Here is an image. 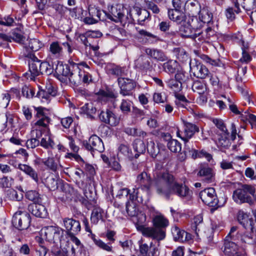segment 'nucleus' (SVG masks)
<instances>
[{
	"label": "nucleus",
	"mask_w": 256,
	"mask_h": 256,
	"mask_svg": "<svg viewBox=\"0 0 256 256\" xmlns=\"http://www.w3.org/2000/svg\"><path fill=\"white\" fill-rule=\"evenodd\" d=\"M80 65L88 68V66L84 62L74 64L72 66V72L68 78L70 82L74 86H78L82 84V80L81 79L83 71L80 68Z\"/></svg>",
	"instance_id": "nucleus-13"
},
{
	"label": "nucleus",
	"mask_w": 256,
	"mask_h": 256,
	"mask_svg": "<svg viewBox=\"0 0 256 256\" xmlns=\"http://www.w3.org/2000/svg\"><path fill=\"white\" fill-rule=\"evenodd\" d=\"M18 168L23 172L26 175L28 176L38 184L39 178L37 172L32 166L26 164H19Z\"/></svg>",
	"instance_id": "nucleus-29"
},
{
	"label": "nucleus",
	"mask_w": 256,
	"mask_h": 256,
	"mask_svg": "<svg viewBox=\"0 0 256 256\" xmlns=\"http://www.w3.org/2000/svg\"><path fill=\"white\" fill-rule=\"evenodd\" d=\"M106 16L110 20L116 22H120L125 26L126 24H133L134 20L132 18L130 10H128L122 4H118L108 7V12Z\"/></svg>",
	"instance_id": "nucleus-3"
},
{
	"label": "nucleus",
	"mask_w": 256,
	"mask_h": 256,
	"mask_svg": "<svg viewBox=\"0 0 256 256\" xmlns=\"http://www.w3.org/2000/svg\"><path fill=\"white\" fill-rule=\"evenodd\" d=\"M200 197L206 204L211 206H218V200L215 190L213 188H209L201 191Z\"/></svg>",
	"instance_id": "nucleus-7"
},
{
	"label": "nucleus",
	"mask_w": 256,
	"mask_h": 256,
	"mask_svg": "<svg viewBox=\"0 0 256 256\" xmlns=\"http://www.w3.org/2000/svg\"><path fill=\"white\" fill-rule=\"evenodd\" d=\"M166 84L168 88L175 92H180L182 90V85L181 84L174 78H170L166 80Z\"/></svg>",
	"instance_id": "nucleus-43"
},
{
	"label": "nucleus",
	"mask_w": 256,
	"mask_h": 256,
	"mask_svg": "<svg viewBox=\"0 0 256 256\" xmlns=\"http://www.w3.org/2000/svg\"><path fill=\"white\" fill-rule=\"evenodd\" d=\"M229 132H228V134L225 133H222L218 139V146L228 148L230 146V142L228 138Z\"/></svg>",
	"instance_id": "nucleus-54"
},
{
	"label": "nucleus",
	"mask_w": 256,
	"mask_h": 256,
	"mask_svg": "<svg viewBox=\"0 0 256 256\" xmlns=\"http://www.w3.org/2000/svg\"><path fill=\"white\" fill-rule=\"evenodd\" d=\"M134 150L136 152L134 155L135 158H138L140 154H143L146 151V145L143 140L140 139H136L133 142Z\"/></svg>",
	"instance_id": "nucleus-38"
},
{
	"label": "nucleus",
	"mask_w": 256,
	"mask_h": 256,
	"mask_svg": "<svg viewBox=\"0 0 256 256\" xmlns=\"http://www.w3.org/2000/svg\"><path fill=\"white\" fill-rule=\"evenodd\" d=\"M106 12L104 10H100L94 8H89V15L95 20H104V17L106 16Z\"/></svg>",
	"instance_id": "nucleus-39"
},
{
	"label": "nucleus",
	"mask_w": 256,
	"mask_h": 256,
	"mask_svg": "<svg viewBox=\"0 0 256 256\" xmlns=\"http://www.w3.org/2000/svg\"><path fill=\"white\" fill-rule=\"evenodd\" d=\"M42 163L44 164L48 170L56 172L61 166L58 164V160L54 157H48L46 159H42Z\"/></svg>",
	"instance_id": "nucleus-32"
},
{
	"label": "nucleus",
	"mask_w": 256,
	"mask_h": 256,
	"mask_svg": "<svg viewBox=\"0 0 256 256\" xmlns=\"http://www.w3.org/2000/svg\"><path fill=\"white\" fill-rule=\"evenodd\" d=\"M186 146V152H188V157L192 159L198 158L199 151L194 148L190 142H184Z\"/></svg>",
	"instance_id": "nucleus-50"
},
{
	"label": "nucleus",
	"mask_w": 256,
	"mask_h": 256,
	"mask_svg": "<svg viewBox=\"0 0 256 256\" xmlns=\"http://www.w3.org/2000/svg\"><path fill=\"white\" fill-rule=\"evenodd\" d=\"M42 46V44L38 40L33 38L29 40L28 46L34 52L38 50Z\"/></svg>",
	"instance_id": "nucleus-59"
},
{
	"label": "nucleus",
	"mask_w": 256,
	"mask_h": 256,
	"mask_svg": "<svg viewBox=\"0 0 256 256\" xmlns=\"http://www.w3.org/2000/svg\"><path fill=\"white\" fill-rule=\"evenodd\" d=\"M45 185L50 190H55L58 188V180L52 176H50L45 180Z\"/></svg>",
	"instance_id": "nucleus-51"
},
{
	"label": "nucleus",
	"mask_w": 256,
	"mask_h": 256,
	"mask_svg": "<svg viewBox=\"0 0 256 256\" xmlns=\"http://www.w3.org/2000/svg\"><path fill=\"white\" fill-rule=\"evenodd\" d=\"M63 223L70 236H74L80 231L81 226L78 220L66 218L63 219Z\"/></svg>",
	"instance_id": "nucleus-18"
},
{
	"label": "nucleus",
	"mask_w": 256,
	"mask_h": 256,
	"mask_svg": "<svg viewBox=\"0 0 256 256\" xmlns=\"http://www.w3.org/2000/svg\"><path fill=\"white\" fill-rule=\"evenodd\" d=\"M62 48L58 42H54L50 44V52L56 57H58L62 54Z\"/></svg>",
	"instance_id": "nucleus-52"
},
{
	"label": "nucleus",
	"mask_w": 256,
	"mask_h": 256,
	"mask_svg": "<svg viewBox=\"0 0 256 256\" xmlns=\"http://www.w3.org/2000/svg\"><path fill=\"white\" fill-rule=\"evenodd\" d=\"M134 65L136 68L146 72L151 71L152 69V65L150 60L143 56H140L134 61Z\"/></svg>",
	"instance_id": "nucleus-28"
},
{
	"label": "nucleus",
	"mask_w": 256,
	"mask_h": 256,
	"mask_svg": "<svg viewBox=\"0 0 256 256\" xmlns=\"http://www.w3.org/2000/svg\"><path fill=\"white\" fill-rule=\"evenodd\" d=\"M198 175L202 177V180L207 183L211 182L214 179L212 170L208 166H202L200 168Z\"/></svg>",
	"instance_id": "nucleus-31"
},
{
	"label": "nucleus",
	"mask_w": 256,
	"mask_h": 256,
	"mask_svg": "<svg viewBox=\"0 0 256 256\" xmlns=\"http://www.w3.org/2000/svg\"><path fill=\"white\" fill-rule=\"evenodd\" d=\"M26 197L30 200L33 202L34 204L38 203L40 202V194L36 190L28 191L26 194Z\"/></svg>",
	"instance_id": "nucleus-61"
},
{
	"label": "nucleus",
	"mask_w": 256,
	"mask_h": 256,
	"mask_svg": "<svg viewBox=\"0 0 256 256\" xmlns=\"http://www.w3.org/2000/svg\"><path fill=\"white\" fill-rule=\"evenodd\" d=\"M26 52H24V56L30 59L29 62V70L33 78L40 74V60L32 52L27 51L28 48L25 47Z\"/></svg>",
	"instance_id": "nucleus-10"
},
{
	"label": "nucleus",
	"mask_w": 256,
	"mask_h": 256,
	"mask_svg": "<svg viewBox=\"0 0 256 256\" xmlns=\"http://www.w3.org/2000/svg\"><path fill=\"white\" fill-rule=\"evenodd\" d=\"M129 195V199L132 201H137L139 203L143 202V196L138 191V189L133 188L131 192L127 188L120 189L117 192L116 197L118 198H122L127 197Z\"/></svg>",
	"instance_id": "nucleus-15"
},
{
	"label": "nucleus",
	"mask_w": 256,
	"mask_h": 256,
	"mask_svg": "<svg viewBox=\"0 0 256 256\" xmlns=\"http://www.w3.org/2000/svg\"><path fill=\"white\" fill-rule=\"evenodd\" d=\"M184 136L180 134L179 131L177 132V136L181 138L184 142H189L188 140L196 132H199V128L196 124L191 122H184Z\"/></svg>",
	"instance_id": "nucleus-21"
},
{
	"label": "nucleus",
	"mask_w": 256,
	"mask_h": 256,
	"mask_svg": "<svg viewBox=\"0 0 256 256\" xmlns=\"http://www.w3.org/2000/svg\"><path fill=\"white\" fill-rule=\"evenodd\" d=\"M118 156L120 158L124 156L126 158L131 160L134 156L129 147L125 144H120L118 147Z\"/></svg>",
	"instance_id": "nucleus-40"
},
{
	"label": "nucleus",
	"mask_w": 256,
	"mask_h": 256,
	"mask_svg": "<svg viewBox=\"0 0 256 256\" xmlns=\"http://www.w3.org/2000/svg\"><path fill=\"white\" fill-rule=\"evenodd\" d=\"M238 240L234 241L230 237L226 236L224 243V252L226 256H241L237 242Z\"/></svg>",
	"instance_id": "nucleus-16"
},
{
	"label": "nucleus",
	"mask_w": 256,
	"mask_h": 256,
	"mask_svg": "<svg viewBox=\"0 0 256 256\" xmlns=\"http://www.w3.org/2000/svg\"><path fill=\"white\" fill-rule=\"evenodd\" d=\"M168 16L170 20L180 24L186 20V14L182 10L170 9L168 10Z\"/></svg>",
	"instance_id": "nucleus-30"
},
{
	"label": "nucleus",
	"mask_w": 256,
	"mask_h": 256,
	"mask_svg": "<svg viewBox=\"0 0 256 256\" xmlns=\"http://www.w3.org/2000/svg\"><path fill=\"white\" fill-rule=\"evenodd\" d=\"M125 69V67L114 65L110 68V70L112 74L122 77L126 74Z\"/></svg>",
	"instance_id": "nucleus-60"
},
{
	"label": "nucleus",
	"mask_w": 256,
	"mask_h": 256,
	"mask_svg": "<svg viewBox=\"0 0 256 256\" xmlns=\"http://www.w3.org/2000/svg\"><path fill=\"white\" fill-rule=\"evenodd\" d=\"M202 216L200 214L195 216L193 219V222L191 225V229L197 236L198 235V232L200 230V226L202 224Z\"/></svg>",
	"instance_id": "nucleus-42"
},
{
	"label": "nucleus",
	"mask_w": 256,
	"mask_h": 256,
	"mask_svg": "<svg viewBox=\"0 0 256 256\" xmlns=\"http://www.w3.org/2000/svg\"><path fill=\"white\" fill-rule=\"evenodd\" d=\"M145 52L150 58L156 61L164 62L168 60L164 52L161 50L146 48L145 50Z\"/></svg>",
	"instance_id": "nucleus-27"
},
{
	"label": "nucleus",
	"mask_w": 256,
	"mask_h": 256,
	"mask_svg": "<svg viewBox=\"0 0 256 256\" xmlns=\"http://www.w3.org/2000/svg\"><path fill=\"white\" fill-rule=\"evenodd\" d=\"M192 39L198 44L206 42L208 40L204 31L199 32L198 30L194 31Z\"/></svg>",
	"instance_id": "nucleus-58"
},
{
	"label": "nucleus",
	"mask_w": 256,
	"mask_h": 256,
	"mask_svg": "<svg viewBox=\"0 0 256 256\" xmlns=\"http://www.w3.org/2000/svg\"><path fill=\"white\" fill-rule=\"evenodd\" d=\"M136 30L139 35L146 38L148 42L150 43H153L157 42L158 40L157 36L146 31L144 30L136 28Z\"/></svg>",
	"instance_id": "nucleus-41"
},
{
	"label": "nucleus",
	"mask_w": 256,
	"mask_h": 256,
	"mask_svg": "<svg viewBox=\"0 0 256 256\" xmlns=\"http://www.w3.org/2000/svg\"><path fill=\"white\" fill-rule=\"evenodd\" d=\"M154 227H146L142 224H137V230L146 237L152 238L160 242L166 238L165 228L168 226L169 222L162 214H158L152 218Z\"/></svg>",
	"instance_id": "nucleus-2"
},
{
	"label": "nucleus",
	"mask_w": 256,
	"mask_h": 256,
	"mask_svg": "<svg viewBox=\"0 0 256 256\" xmlns=\"http://www.w3.org/2000/svg\"><path fill=\"white\" fill-rule=\"evenodd\" d=\"M239 240L242 242L246 243L249 244H256V232L252 231L246 232L243 234H240Z\"/></svg>",
	"instance_id": "nucleus-34"
},
{
	"label": "nucleus",
	"mask_w": 256,
	"mask_h": 256,
	"mask_svg": "<svg viewBox=\"0 0 256 256\" xmlns=\"http://www.w3.org/2000/svg\"><path fill=\"white\" fill-rule=\"evenodd\" d=\"M22 92L23 96L28 98H32L34 94V90L30 86L25 85L23 86Z\"/></svg>",
	"instance_id": "nucleus-62"
},
{
	"label": "nucleus",
	"mask_w": 256,
	"mask_h": 256,
	"mask_svg": "<svg viewBox=\"0 0 256 256\" xmlns=\"http://www.w3.org/2000/svg\"><path fill=\"white\" fill-rule=\"evenodd\" d=\"M40 144L42 146L46 149H52L54 146V142L50 134H49L45 135L42 138Z\"/></svg>",
	"instance_id": "nucleus-46"
},
{
	"label": "nucleus",
	"mask_w": 256,
	"mask_h": 256,
	"mask_svg": "<svg viewBox=\"0 0 256 256\" xmlns=\"http://www.w3.org/2000/svg\"><path fill=\"white\" fill-rule=\"evenodd\" d=\"M174 54L178 59L184 60L188 58V55L184 50L182 48H176L173 50Z\"/></svg>",
	"instance_id": "nucleus-64"
},
{
	"label": "nucleus",
	"mask_w": 256,
	"mask_h": 256,
	"mask_svg": "<svg viewBox=\"0 0 256 256\" xmlns=\"http://www.w3.org/2000/svg\"><path fill=\"white\" fill-rule=\"evenodd\" d=\"M80 112L81 113L86 114L88 118L92 119L94 118L96 109L93 103L88 102L86 104L80 108Z\"/></svg>",
	"instance_id": "nucleus-35"
},
{
	"label": "nucleus",
	"mask_w": 256,
	"mask_h": 256,
	"mask_svg": "<svg viewBox=\"0 0 256 256\" xmlns=\"http://www.w3.org/2000/svg\"><path fill=\"white\" fill-rule=\"evenodd\" d=\"M168 148L173 152H179L181 150V144L176 140L172 139L167 143Z\"/></svg>",
	"instance_id": "nucleus-56"
},
{
	"label": "nucleus",
	"mask_w": 256,
	"mask_h": 256,
	"mask_svg": "<svg viewBox=\"0 0 256 256\" xmlns=\"http://www.w3.org/2000/svg\"><path fill=\"white\" fill-rule=\"evenodd\" d=\"M30 214L22 210L16 212L12 218L13 226L20 230H26L30 226Z\"/></svg>",
	"instance_id": "nucleus-5"
},
{
	"label": "nucleus",
	"mask_w": 256,
	"mask_h": 256,
	"mask_svg": "<svg viewBox=\"0 0 256 256\" xmlns=\"http://www.w3.org/2000/svg\"><path fill=\"white\" fill-rule=\"evenodd\" d=\"M164 70L168 74H174L176 72L178 63L176 60H168L163 64Z\"/></svg>",
	"instance_id": "nucleus-44"
},
{
	"label": "nucleus",
	"mask_w": 256,
	"mask_h": 256,
	"mask_svg": "<svg viewBox=\"0 0 256 256\" xmlns=\"http://www.w3.org/2000/svg\"><path fill=\"white\" fill-rule=\"evenodd\" d=\"M156 192L166 198L172 194L180 197H186L189 194V188L182 184H180L174 176L168 172H160L156 178Z\"/></svg>",
	"instance_id": "nucleus-1"
},
{
	"label": "nucleus",
	"mask_w": 256,
	"mask_h": 256,
	"mask_svg": "<svg viewBox=\"0 0 256 256\" xmlns=\"http://www.w3.org/2000/svg\"><path fill=\"white\" fill-rule=\"evenodd\" d=\"M188 8L192 14H198L201 10V6L196 0H190L188 2Z\"/></svg>",
	"instance_id": "nucleus-48"
},
{
	"label": "nucleus",
	"mask_w": 256,
	"mask_h": 256,
	"mask_svg": "<svg viewBox=\"0 0 256 256\" xmlns=\"http://www.w3.org/2000/svg\"><path fill=\"white\" fill-rule=\"evenodd\" d=\"M140 251L143 256H158L157 250L152 242H150V246L147 244H142L140 246Z\"/></svg>",
	"instance_id": "nucleus-33"
},
{
	"label": "nucleus",
	"mask_w": 256,
	"mask_h": 256,
	"mask_svg": "<svg viewBox=\"0 0 256 256\" xmlns=\"http://www.w3.org/2000/svg\"><path fill=\"white\" fill-rule=\"evenodd\" d=\"M36 114L35 116L37 120L35 122V126L46 128L50 123V118L44 112V108H36Z\"/></svg>",
	"instance_id": "nucleus-26"
},
{
	"label": "nucleus",
	"mask_w": 256,
	"mask_h": 256,
	"mask_svg": "<svg viewBox=\"0 0 256 256\" xmlns=\"http://www.w3.org/2000/svg\"><path fill=\"white\" fill-rule=\"evenodd\" d=\"M56 62L54 70L58 78H59L60 79L61 76L68 78L72 72V66L76 63L71 62H69V64H64L62 62L56 60Z\"/></svg>",
	"instance_id": "nucleus-20"
},
{
	"label": "nucleus",
	"mask_w": 256,
	"mask_h": 256,
	"mask_svg": "<svg viewBox=\"0 0 256 256\" xmlns=\"http://www.w3.org/2000/svg\"><path fill=\"white\" fill-rule=\"evenodd\" d=\"M104 210L100 207L94 208L92 212L90 221L92 224H96L100 220H103Z\"/></svg>",
	"instance_id": "nucleus-37"
},
{
	"label": "nucleus",
	"mask_w": 256,
	"mask_h": 256,
	"mask_svg": "<svg viewBox=\"0 0 256 256\" xmlns=\"http://www.w3.org/2000/svg\"><path fill=\"white\" fill-rule=\"evenodd\" d=\"M256 188L254 186L249 184H243L241 188L235 190L232 194L234 200L239 204L242 203H253L252 196H254Z\"/></svg>",
	"instance_id": "nucleus-4"
},
{
	"label": "nucleus",
	"mask_w": 256,
	"mask_h": 256,
	"mask_svg": "<svg viewBox=\"0 0 256 256\" xmlns=\"http://www.w3.org/2000/svg\"><path fill=\"white\" fill-rule=\"evenodd\" d=\"M8 197L11 200L20 201L23 198L22 193H18L17 191L14 189L8 191Z\"/></svg>",
	"instance_id": "nucleus-63"
},
{
	"label": "nucleus",
	"mask_w": 256,
	"mask_h": 256,
	"mask_svg": "<svg viewBox=\"0 0 256 256\" xmlns=\"http://www.w3.org/2000/svg\"><path fill=\"white\" fill-rule=\"evenodd\" d=\"M147 150L152 158L159 157L162 155L164 156L163 158H159L160 161L164 160L168 156V154L164 151L160 152L158 146L156 145L152 140H150L147 142Z\"/></svg>",
	"instance_id": "nucleus-25"
},
{
	"label": "nucleus",
	"mask_w": 256,
	"mask_h": 256,
	"mask_svg": "<svg viewBox=\"0 0 256 256\" xmlns=\"http://www.w3.org/2000/svg\"><path fill=\"white\" fill-rule=\"evenodd\" d=\"M199 19L202 22V24H209L212 20V16L210 14L207 10L203 9L199 13Z\"/></svg>",
	"instance_id": "nucleus-53"
},
{
	"label": "nucleus",
	"mask_w": 256,
	"mask_h": 256,
	"mask_svg": "<svg viewBox=\"0 0 256 256\" xmlns=\"http://www.w3.org/2000/svg\"><path fill=\"white\" fill-rule=\"evenodd\" d=\"M28 210L34 216L40 218H45L48 216L46 207L39 204H32L28 206Z\"/></svg>",
	"instance_id": "nucleus-24"
},
{
	"label": "nucleus",
	"mask_w": 256,
	"mask_h": 256,
	"mask_svg": "<svg viewBox=\"0 0 256 256\" xmlns=\"http://www.w3.org/2000/svg\"><path fill=\"white\" fill-rule=\"evenodd\" d=\"M192 88L194 92H196L200 95L198 100L200 104H204L206 102L208 92L207 86L205 83L200 80H195L192 84Z\"/></svg>",
	"instance_id": "nucleus-14"
},
{
	"label": "nucleus",
	"mask_w": 256,
	"mask_h": 256,
	"mask_svg": "<svg viewBox=\"0 0 256 256\" xmlns=\"http://www.w3.org/2000/svg\"><path fill=\"white\" fill-rule=\"evenodd\" d=\"M124 132L128 134L134 136H142L144 138L147 136V134L145 132L142 130L141 129L135 128H126Z\"/></svg>",
	"instance_id": "nucleus-49"
},
{
	"label": "nucleus",
	"mask_w": 256,
	"mask_h": 256,
	"mask_svg": "<svg viewBox=\"0 0 256 256\" xmlns=\"http://www.w3.org/2000/svg\"><path fill=\"white\" fill-rule=\"evenodd\" d=\"M44 230L46 239L50 242L55 243L62 236V231L60 228L50 226L45 228Z\"/></svg>",
	"instance_id": "nucleus-19"
},
{
	"label": "nucleus",
	"mask_w": 256,
	"mask_h": 256,
	"mask_svg": "<svg viewBox=\"0 0 256 256\" xmlns=\"http://www.w3.org/2000/svg\"><path fill=\"white\" fill-rule=\"evenodd\" d=\"M14 184V179L12 177L3 176L0 178V188H10Z\"/></svg>",
	"instance_id": "nucleus-55"
},
{
	"label": "nucleus",
	"mask_w": 256,
	"mask_h": 256,
	"mask_svg": "<svg viewBox=\"0 0 256 256\" xmlns=\"http://www.w3.org/2000/svg\"><path fill=\"white\" fill-rule=\"evenodd\" d=\"M136 186L134 188L140 189L144 192L148 194L151 188L152 180L150 174L146 172H142L138 175L136 180Z\"/></svg>",
	"instance_id": "nucleus-8"
},
{
	"label": "nucleus",
	"mask_w": 256,
	"mask_h": 256,
	"mask_svg": "<svg viewBox=\"0 0 256 256\" xmlns=\"http://www.w3.org/2000/svg\"><path fill=\"white\" fill-rule=\"evenodd\" d=\"M134 10L138 16V22L140 24H143V22L150 16V12L146 9H142L138 7L134 8Z\"/></svg>",
	"instance_id": "nucleus-36"
},
{
	"label": "nucleus",
	"mask_w": 256,
	"mask_h": 256,
	"mask_svg": "<svg viewBox=\"0 0 256 256\" xmlns=\"http://www.w3.org/2000/svg\"><path fill=\"white\" fill-rule=\"evenodd\" d=\"M98 117L101 122L112 126H117L120 122L119 118L115 114L108 108L102 110Z\"/></svg>",
	"instance_id": "nucleus-17"
},
{
	"label": "nucleus",
	"mask_w": 256,
	"mask_h": 256,
	"mask_svg": "<svg viewBox=\"0 0 256 256\" xmlns=\"http://www.w3.org/2000/svg\"><path fill=\"white\" fill-rule=\"evenodd\" d=\"M40 74L50 75L54 72V64H50L48 62L40 61Z\"/></svg>",
	"instance_id": "nucleus-45"
},
{
	"label": "nucleus",
	"mask_w": 256,
	"mask_h": 256,
	"mask_svg": "<svg viewBox=\"0 0 256 256\" xmlns=\"http://www.w3.org/2000/svg\"><path fill=\"white\" fill-rule=\"evenodd\" d=\"M190 72L197 78L204 79L211 75L206 66L196 59L190 61Z\"/></svg>",
	"instance_id": "nucleus-6"
},
{
	"label": "nucleus",
	"mask_w": 256,
	"mask_h": 256,
	"mask_svg": "<svg viewBox=\"0 0 256 256\" xmlns=\"http://www.w3.org/2000/svg\"><path fill=\"white\" fill-rule=\"evenodd\" d=\"M118 83L120 88V94L123 96H131L132 90L135 88L136 84L134 81L130 78L119 77Z\"/></svg>",
	"instance_id": "nucleus-9"
},
{
	"label": "nucleus",
	"mask_w": 256,
	"mask_h": 256,
	"mask_svg": "<svg viewBox=\"0 0 256 256\" xmlns=\"http://www.w3.org/2000/svg\"><path fill=\"white\" fill-rule=\"evenodd\" d=\"M84 146L92 154L95 151L102 152L104 150V144L102 139L95 134L92 136L88 141H84Z\"/></svg>",
	"instance_id": "nucleus-12"
},
{
	"label": "nucleus",
	"mask_w": 256,
	"mask_h": 256,
	"mask_svg": "<svg viewBox=\"0 0 256 256\" xmlns=\"http://www.w3.org/2000/svg\"><path fill=\"white\" fill-rule=\"evenodd\" d=\"M254 214L256 218L254 222L247 214L240 210L238 212V220L245 229L253 232L255 231L256 233V210L254 212Z\"/></svg>",
	"instance_id": "nucleus-11"
},
{
	"label": "nucleus",
	"mask_w": 256,
	"mask_h": 256,
	"mask_svg": "<svg viewBox=\"0 0 256 256\" xmlns=\"http://www.w3.org/2000/svg\"><path fill=\"white\" fill-rule=\"evenodd\" d=\"M126 210L128 214L130 216H136L137 224H142L146 220V216L144 214H138V209L133 203H127L126 204Z\"/></svg>",
	"instance_id": "nucleus-22"
},
{
	"label": "nucleus",
	"mask_w": 256,
	"mask_h": 256,
	"mask_svg": "<svg viewBox=\"0 0 256 256\" xmlns=\"http://www.w3.org/2000/svg\"><path fill=\"white\" fill-rule=\"evenodd\" d=\"M172 233L174 241L179 242H184L191 240L192 236L184 230H180L177 226L172 227Z\"/></svg>",
	"instance_id": "nucleus-23"
},
{
	"label": "nucleus",
	"mask_w": 256,
	"mask_h": 256,
	"mask_svg": "<svg viewBox=\"0 0 256 256\" xmlns=\"http://www.w3.org/2000/svg\"><path fill=\"white\" fill-rule=\"evenodd\" d=\"M132 102L128 99H122L120 106V108L124 114H128L130 112Z\"/></svg>",
	"instance_id": "nucleus-57"
},
{
	"label": "nucleus",
	"mask_w": 256,
	"mask_h": 256,
	"mask_svg": "<svg viewBox=\"0 0 256 256\" xmlns=\"http://www.w3.org/2000/svg\"><path fill=\"white\" fill-rule=\"evenodd\" d=\"M194 30L188 22L187 24L182 26L180 32L182 36L192 38L194 35Z\"/></svg>",
	"instance_id": "nucleus-47"
}]
</instances>
